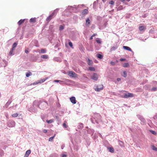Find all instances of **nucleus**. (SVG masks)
<instances>
[{"label":"nucleus","instance_id":"28","mask_svg":"<svg viewBox=\"0 0 157 157\" xmlns=\"http://www.w3.org/2000/svg\"><path fill=\"white\" fill-rule=\"evenodd\" d=\"M46 122L48 124H50L53 122V121L52 119H51L49 120H46Z\"/></svg>","mask_w":157,"mask_h":157},{"label":"nucleus","instance_id":"35","mask_svg":"<svg viewBox=\"0 0 157 157\" xmlns=\"http://www.w3.org/2000/svg\"><path fill=\"white\" fill-rule=\"evenodd\" d=\"M123 65L124 67H127L129 66V64L128 63H125Z\"/></svg>","mask_w":157,"mask_h":157},{"label":"nucleus","instance_id":"48","mask_svg":"<svg viewBox=\"0 0 157 157\" xmlns=\"http://www.w3.org/2000/svg\"><path fill=\"white\" fill-rule=\"evenodd\" d=\"M43 132L44 133H46V132H47V131L46 129H44L43 130Z\"/></svg>","mask_w":157,"mask_h":157},{"label":"nucleus","instance_id":"30","mask_svg":"<svg viewBox=\"0 0 157 157\" xmlns=\"http://www.w3.org/2000/svg\"><path fill=\"white\" fill-rule=\"evenodd\" d=\"M18 115V114L17 113H14L12 115V116L13 117H16Z\"/></svg>","mask_w":157,"mask_h":157},{"label":"nucleus","instance_id":"21","mask_svg":"<svg viewBox=\"0 0 157 157\" xmlns=\"http://www.w3.org/2000/svg\"><path fill=\"white\" fill-rule=\"evenodd\" d=\"M41 58L45 59H47L48 58V56L47 55H43L41 56Z\"/></svg>","mask_w":157,"mask_h":157},{"label":"nucleus","instance_id":"12","mask_svg":"<svg viewBox=\"0 0 157 157\" xmlns=\"http://www.w3.org/2000/svg\"><path fill=\"white\" fill-rule=\"evenodd\" d=\"M123 48L124 49L131 52L132 51V50L131 49V48L129 47L126 46H123Z\"/></svg>","mask_w":157,"mask_h":157},{"label":"nucleus","instance_id":"11","mask_svg":"<svg viewBox=\"0 0 157 157\" xmlns=\"http://www.w3.org/2000/svg\"><path fill=\"white\" fill-rule=\"evenodd\" d=\"M118 142L119 143V145L121 147H124V143L123 141H122L120 140H118Z\"/></svg>","mask_w":157,"mask_h":157},{"label":"nucleus","instance_id":"14","mask_svg":"<svg viewBox=\"0 0 157 157\" xmlns=\"http://www.w3.org/2000/svg\"><path fill=\"white\" fill-rule=\"evenodd\" d=\"M53 16H52L51 14L47 18L46 21H49L53 18Z\"/></svg>","mask_w":157,"mask_h":157},{"label":"nucleus","instance_id":"29","mask_svg":"<svg viewBox=\"0 0 157 157\" xmlns=\"http://www.w3.org/2000/svg\"><path fill=\"white\" fill-rule=\"evenodd\" d=\"M152 149L154 151H157V147H155L154 145L152 146Z\"/></svg>","mask_w":157,"mask_h":157},{"label":"nucleus","instance_id":"24","mask_svg":"<svg viewBox=\"0 0 157 157\" xmlns=\"http://www.w3.org/2000/svg\"><path fill=\"white\" fill-rule=\"evenodd\" d=\"M97 57L100 59H101L103 58V56L101 54H98L97 55Z\"/></svg>","mask_w":157,"mask_h":157},{"label":"nucleus","instance_id":"47","mask_svg":"<svg viewBox=\"0 0 157 157\" xmlns=\"http://www.w3.org/2000/svg\"><path fill=\"white\" fill-rule=\"evenodd\" d=\"M67 156V155H65V154H63L62 155V157H66Z\"/></svg>","mask_w":157,"mask_h":157},{"label":"nucleus","instance_id":"27","mask_svg":"<svg viewBox=\"0 0 157 157\" xmlns=\"http://www.w3.org/2000/svg\"><path fill=\"white\" fill-rule=\"evenodd\" d=\"M17 44L16 43H14L13 45V47L12 48L14 50V48L17 46Z\"/></svg>","mask_w":157,"mask_h":157},{"label":"nucleus","instance_id":"40","mask_svg":"<svg viewBox=\"0 0 157 157\" xmlns=\"http://www.w3.org/2000/svg\"><path fill=\"white\" fill-rule=\"evenodd\" d=\"M63 126L65 128H66L67 127V125L65 123H64L63 124Z\"/></svg>","mask_w":157,"mask_h":157},{"label":"nucleus","instance_id":"5","mask_svg":"<svg viewBox=\"0 0 157 157\" xmlns=\"http://www.w3.org/2000/svg\"><path fill=\"white\" fill-rule=\"evenodd\" d=\"M8 124L9 127H13L15 125V122L13 121H11L8 122Z\"/></svg>","mask_w":157,"mask_h":157},{"label":"nucleus","instance_id":"32","mask_svg":"<svg viewBox=\"0 0 157 157\" xmlns=\"http://www.w3.org/2000/svg\"><path fill=\"white\" fill-rule=\"evenodd\" d=\"M14 50L12 48L11 50L9 52V54L10 55H11L13 54V51Z\"/></svg>","mask_w":157,"mask_h":157},{"label":"nucleus","instance_id":"6","mask_svg":"<svg viewBox=\"0 0 157 157\" xmlns=\"http://www.w3.org/2000/svg\"><path fill=\"white\" fill-rule=\"evenodd\" d=\"M91 78L94 80H97L98 79L97 74L96 73H94L91 77Z\"/></svg>","mask_w":157,"mask_h":157},{"label":"nucleus","instance_id":"38","mask_svg":"<svg viewBox=\"0 0 157 157\" xmlns=\"http://www.w3.org/2000/svg\"><path fill=\"white\" fill-rule=\"evenodd\" d=\"M109 4L111 5H113L114 2L113 1L111 0L109 2Z\"/></svg>","mask_w":157,"mask_h":157},{"label":"nucleus","instance_id":"9","mask_svg":"<svg viewBox=\"0 0 157 157\" xmlns=\"http://www.w3.org/2000/svg\"><path fill=\"white\" fill-rule=\"evenodd\" d=\"M88 10L87 9H85L82 12V14L83 15H86L88 13Z\"/></svg>","mask_w":157,"mask_h":157},{"label":"nucleus","instance_id":"36","mask_svg":"<svg viewBox=\"0 0 157 157\" xmlns=\"http://www.w3.org/2000/svg\"><path fill=\"white\" fill-rule=\"evenodd\" d=\"M150 132L151 133L154 135H155L156 134V132L154 131L150 130Z\"/></svg>","mask_w":157,"mask_h":157},{"label":"nucleus","instance_id":"42","mask_svg":"<svg viewBox=\"0 0 157 157\" xmlns=\"http://www.w3.org/2000/svg\"><path fill=\"white\" fill-rule=\"evenodd\" d=\"M11 103V101H8L6 103V105L8 106Z\"/></svg>","mask_w":157,"mask_h":157},{"label":"nucleus","instance_id":"25","mask_svg":"<svg viewBox=\"0 0 157 157\" xmlns=\"http://www.w3.org/2000/svg\"><path fill=\"white\" fill-rule=\"evenodd\" d=\"M122 75L125 78L127 77V73L125 71H123V74H122Z\"/></svg>","mask_w":157,"mask_h":157},{"label":"nucleus","instance_id":"23","mask_svg":"<svg viewBox=\"0 0 157 157\" xmlns=\"http://www.w3.org/2000/svg\"><path fill=\"white\" fill-rule=\"evenodd\" d=\"M32 75V74L30 71H28L26 74V76L27 77H29L30 75Z\"/></svg>","mask_w":157,"mask_h":157},{"label":"nucleus","instance_id":"17","mask_svg":"<svg viewBox=\"0 0 157 157\" xmlns=\"http://www.w3.org/2000/svg\"><path fill=\"white\" fill-rule=\"evenodd\" d=\"M117 46L112 47L110 49V52H111L113 51H115L116 49H117Z\"/></svg>","mask_w":157,"mask_h":157},{"label":"nucleus","instance_id":"4","mask_svg":"<svg viewBox=\"0 0 157 157\" xmlns=\"http://www.w3.org/2000/svg\"><path fill=\"white\" fill-rule=\"evenodd\" d=\"M48 77H47L46 78H45L41 79L39 80H38L37 82H36V83H34L33 84H38V83H41L44 82L45 81H46L47 79L48 78Z\"/></svg>","mask_w":157,"mask_h":157},{"label":"nucleus","instance_id":"46","mask_svg":"<svg viewBox=\"0 0 157 157\" xmlns=\"http://www.w3.org/2000/svg\"><path fill=\"white\" fill-rule=\"evenodd\" d=\"M110 63L111 64L113 65H114L115 64V63L113 62H111Z\"/></svg>","mask_w":157,"mask_h":157},{"label":"nucleus","instance_id":"3","mask_svg":"<svg viewBox=\"0 0 157 157\" xmlns=\"http://www.w3.org/2000/svg\"><path fill=\"white\" fill-rule=\"evenodd\" d=\"M134 97L133 94L131 93H128L127 94H124V98H128L129 97Z\"/></svg>","mask_w":157,"mask_h":157},{"label":"nucleus","instance_id":"53","mask_svg":"<svg viewBox=\"0 0 157 157\" xmlns=\"http://www.w3.org/2000/svg\"><path fill=\"white\" fill-rule=\"evenodd\" d=\"M96 35V34H94L92 36L93 37L94 36H95Z\"/></svg>","mask_w":157,"mask_h":157},{"label":"nucleus","instance_id":"33","mask_svg":"<svg viewBox=\"0 0 157 157\" xmlns=\"http://www.w3.org/2000/svg\"><path fill=\"white\" fill-rule=\"evenodd\" d=\"M54 82H59V83H61L62 82H63V81H61V80H54Z\"/></svg>","mask_w":157,"mask_h":157},{"label":"nucleus","instance_id":"55","mask_svg":"<svg viewBox=\"0 0 157 157\" xmlns=\"http://www.w3.org/2000/svg\"><path fill=\"white\" fill-rule=\"evenodd\" d=\"M56 119H58V116H56Z\"/></svg>","mask_w":157,"mask_h":157},{"label":"nucleus","instance_id":"16","mask_svg":"<svg viewBox=\"0 0 157 157\" xmlns=\"http://www.w3.org/2000/svg\"><path fill=\"white\" fill-rule=\"evenodd\" d=\"M108 149L109 150V151L111 153H113L114 151V149L112 147H108Z\"/></svg>","mask_w":157,"mask_h":157},{"label":"nucleus","instance_id":"54","mask_svg":"<svg viewBox=\"0 0 157 157\" xmlns=\"http://www.w3.org/2000/svg\"><path fill=\"white\" fill-rule=\"evenodd\" d=\"M89 69H94V68L93 67H90Z\"/></svg>","mask_w":157,"mask_h":157},{"label":"nucleus","instance_id":"7","mask_svg":"<svg viewBox=\"0 0 157 157\" xmlns=\"http://www.w3.org/2000/svg\"><path fill=\"white\" fill-rule=\"evenodd\" d=\"M70 100L72 103L75 104L76 103L75 98L74 97H72L70 98Z\"/></svg>","mask_w":157,"mask_h":157},{"label":"nucleus","instance_id":"39","mask_svg":"<svg viewBox=\"0 0 157 157\" xmlns=\"http://www.w3.org/2000/svg\"><path fill=\"white\" fill-rule=\"evenodd\" d=\"M75 71L78 73H80L81 71L79 70V69H75Z\"/></svg>","mask_w":157,"mask_h":157},{"label":"nucleus","instance_id":"19","mask_svg":"<svg viewBox=\"0 0 157 157\" xmlns=\"http://www.w3.org/2000/svg\"><path fill=\"white\" fill-rule=\"evenodd\" d=\"M36 21V18H31L29 20V22H30L34 23Z\"/></svg>","mask_w":157,"mask_h":157},{"label":"nucleus","instance_id":"58","mask_svg":"<svg viewBox=\"0 0 157 157\" xmlns=\"http://www.w3.org/2000/svg\"><path fill=\"white\" fill-rule=\"evenodd\" d=\"M130 1V0H127V1L128 2H129Z\"/></svg>","mask_w":157,"mask_h":157},{"label":"nucleus","instance_id":"34","mask_svg":"<svg viewBox=\"0 0 157 157\" xmlns=\"http://www.w3.org/2000/svg\"><path fill=\"white\" fill-rule=\"evenodd\" d=\"M64 29V27L62 25H60L59 26V29L60 30H63Z\"/></svg>","mask_w":157,"mask_h":157},{"label":"nucleus","instance_id":"51","mask_svg":"<svg viewBox=\"0 0 157 157\" xmlns=\"http://www.w3.org/2000/svg\"><path fill=\"white\" fill-rule=\"evenodd\" d=\"M93 39V36H91L90 38V40H92Z\"/></svg>","mask_w":157,"mask_h":157},{"label":"nucleus","instance_id":"26","mask_svg":"<svg viewBox=\"0 0 157 157\" xmlns=\"http://www.w3.org/2000/svg\"><path fill=\"white\" fill-rule=\"evenodd\" d=\"M83 124L82 123H80L79 124V125L78 126V128H80V129L82 128H83Z\"/></svg>","mask_w":157,"mask_h":157},{"label":"nucleus","instance_id":"13","mask_svg":"<svg viewBox=\"0 0 157 157\" xmlns=\"http://www.w3.org/2000/svg\"><path fill=\"white\" fill-rule=\"evenodd\" d=\"M146 29V27L145 26H140L139 27V29L140 31L145 30Z\"/></svg>","mask_w":157,"mask_h":157},{"label":"nucleus","instance_id":"20","mask_svg":"<svg viewBox=\"0 0 157 157\" xmlns=\"http://www.w3.org/2000/svg\"><path fill=\"white\" fill-rule=\"evenodd\" d=\"M39 52L41 53H45L46 52V50L45 49H42L40 50Z\"/></svg>","mask_w":157,"mask_h":157},{"label":"nucleus","instance_id":"18","mask_svg":"<svg viewBox=\"0 0 157 157\" xmlns=\"http://www.w3.org/2000/svg\"><path fill=\"white\" fill-rule=\"evenodd\" d=\"M90 24V20L89 18H87L86 21V25L88 26Z\"/></svg>","mask_w":157,"mask_h":157},{"label":"nucleus","instance_id":"41","mask_svg":"<svg viewBox=\"0 0 157 157\" xmlns=\"http://www.w3.org/2000/svg\"><path fill=\"white\" fill-rule=\"evenodd\" d=\"M157 89V87H153L151 88V90L155 91Z\"/></svg>","mask_w":157,"mask_h":157},{"label":"nucleus","instance_id":"57","mask_svg":"<svg viewBox=\"0 0 157 157\" xmlns=\"http://www.w3.org/2000/svg\"><path fill=\"white\" fill-rule=\"evenodd\" d=\"M1 152H2V154H3V151H1Z\"/></svg>","mask_w":157,"mask_h":157},{"label":"nucleus","instance_id":"50","mask_svg":"<svg viewBox=\"0 0 157 157\" xmlns=\"http://www.w3.org/2000/svg\"><path fill=\"white\" fill-rule=\"evenodd\" d=\"M25 53H27L29 52V51L27 50H25Z\"/></svg>","mask_w":157,"mask_h":157},{"label":"nucleus","instance_id":"52","mask_svg":"<svg viewBox=\"0 0 157 157\" xmlns=\"http://www.w3.org/2000/svg\"><path fill=\"white\" fill-rule=\"evenodd\" d=\"M88 70H90V71H95V69H88Z\"/></svg>","mask_w":157,"mask_h":157},{"label":"nucleus","instance_id":"2","mask_svg":"<svg viewBox=\"0 0 157 157\" xmlns=\"http://www.w3.org/2000/svg\"><path fill=\"white\" fill-rule=\"evenodd\" d=\"M68 74L70 77H77V75L73 71H69L68 72Z\"/></svg>","mask_w":157,"mask_h":157},{"label":"nucleus","instance_id":"15","mask_svg":"<svg viewBox=\"0 0 157 157\" xmlns=\"http://www.w3.org/2000/svg\"><path fill=\"white\" fill-rule=\"evenodd\" d=\"M25 21V20H23V19H21L20 21H19L18 22V24L19 25H21L22 23H23Z\"/></svg>","mask_w":157,"mask_h":157},{"label":"nucleus","instance_id":"59","mask_svg":"<svg viewBox=\"0 0 157 157\" xmlns=\"http://www.w3.org/2000/svg\"><path fill=\"white\" fill-rule=\"evenodd\" d=\"M1 156H2V155H0Z\"/></svg>","mask_w":157,"mask_h":157},{"label":"nucleus","instance_id":"60","mask_svg":"<svg viewBox=\"0 0 157 157\" xmlns=\"http://www.w3.org/2000/svg\"><path fill=\"white\" fill-rule=\"evenodd\" d=\"M96 123H98L97 122H96Z\"/></svg>","mask_w":157,"mask_h":157},{"label":"nucleus","instance_id":"31","mask_svg":"<svg viewBox=\"0 0 157 157\" xmlns=\"http://www.w3.org/2000/svg\"><path fill=\"white\" fill-rule=\"evenodd\" d=\"M55 135L54 136H52V137L49 138V139L48 140L49 141H52V140L53 139Z\"/></svg>","mask_w":157,"mask_h":157},{"label":"nucleus","instance_id":"45","mask_svg":"<svg viewBox=\"0 0 157 157\" xmlns=\"http://www.w3.org/2000/svg\"><path fill=\"white\" fill-rule=\"evenodd\" d=\"M53 156H54V157H58V155L57 154H55L53 155Z\"/></svg>","mask_w":157,"mask_h":157},{"label":"nucleus","instance_id":"10","mask_svg":"<svg viewBox=\"0 0 157 157\" xmlns=\"http://www.w3.org/2000/svg\"><path fill=\"white\" fill-rule=\"evenodd\" d=\"M58 9H57L56 10H55L52 13L51 15L52 16H54L56 15V14L58 12Z\"/></svg>","mask_w":157,"mask_h":157},{"label":"nucleus","instance_id":"1","mask_svg":"<svg viewBox=\"0 0 157 157\" xmlns=\"http://www.w3.org/2000/svg\"><path fill=\"white\" fill-rule=\"evenodd\" d=\"M104 86L103 85L101 84L96 86L95 90L96 91H99L103 89Z\"/></svg>","mask_w":157,"mask_h":157},{"label":"nucleus","instance_id":"37","mask_svg":"<svg viewBox=\"0 0 157 157\" xmlns=\"http://www.w3.org/2000/svg\"><path fill=\"white\" fill-rule=\"evenodd\" d=\"M68 44L71 47V48H73V44H72V42L71 41L69 42L68 43Z\"/></svg>","mask_w":157,"mask_h":157},{"label":"nucleus","instance_id":"44","mask_svg":"<svg viewBox=\"0 0 157 157\" xmlns=\"http://www.w3.org/2000/svg\"><path fill=\"white\" fill-rule=\"evenodd\" d=\"M125 60H126V59H120V60L121 61H125Z\"/></svg>","mask_w":157,"mask_h":157},{"label":"nucleus","instance_id":"56","mask_svg":"<svg viewBox=\"0 0 157 157\" xmlns=\"http://www.w3.org/2000/svg\"><path fill=\"white\" fill-rule=\"evenodd\" d=\"M121 2H124L125 0H120Z\"/></svg>","mask_w":157,"mask_h":157},{"label":"nucleus","instance_id":"8","mask_svg":"<svg viewBox=\"0 0 157 157\" xmlns=\"http://www.w3.org/2000/svg\"><path fill=\"white\" fill-rule=\"evenodd\" d=\"M31 152V150H27L26 151L24 157H28L29 155L30 154Z\"/></svg>","mask_w":157,"mask_h":157},{"label":"nucleus","instance_id":"22","mask_svg":"<svg viewBox=\"0 0 157 157\" xmlns=\"http://www.w3.org/2000/svg\"><path fill=\"white\" fill-rule=\"evenodd\" d=\"M87 63L89 65H90L92 64L93 62L90 59H88L87 60Z\"/></svg>","mask_w":157,"mask_h":157},{"label":"nucleus","instance_id":"43","mask_svg":"<svg viewBox=\"0 0 157 157\" xmlns=\"http://www.w3.org/2000/svg\"><path fill=\"white\" fill-rule=\"evenodd\" d=\"M96 41L97 43H99V44H101V40H100L99 39L96 40Z\"/></svg>","mask_w":157,"mask_h":157},{"label":"nucleus","instance_id":"49","mask_svg":"<svg viewBox=\"0 0 157 157\" xmlns=\"http://www.w3.org/2000/svg\"><path fill=\"white\" fill-rule=\"evenodd\" d=\"M117 81L119 82L121 80V78H117Z\"/></svg>","mask_w":157,"mask_h":157}]
</instances>
